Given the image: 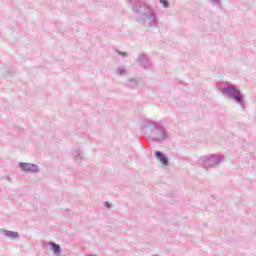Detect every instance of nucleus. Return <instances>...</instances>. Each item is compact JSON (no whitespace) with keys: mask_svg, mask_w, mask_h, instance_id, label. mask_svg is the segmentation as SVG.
Returning <instances> with one entry per match:
<instances>
[{"mask_svg":"<svg viewBox=\"0 0 256 256\" xmlns=\"http://www.w3.org/2000/svg\"><path fill=\"white\" fill-rule=\"evenodd\" d=\"M154 155L156 157V159L158 161H160V163H162V165H164V167H167V165H169V158L167 157V155L159 150H156L154 152Z\"/></svg>","mask_w":256,"mask_h":256,"instance_id":"nucleus-7","label":"nucleus"},{"mask_svg":"<svg viewBox=\"0 0 256 256\" xmlns=\"http://www.w3.org/2000/svg\"><path fill=\"white\" fill-rule=\"evenodd\" d=\"M117 74L120 77H123V76L127 75V69H125V67H123V66H120L117 68Z\"/></svg>","mask_w":256,"mask_h":256,"instance_id":"nucleus-13","label":"nucleus"},{"mask_svg":"<svg viewBox=\"0 0 256 256\" xmlns=\"http://www.w3.org/2000/svg\"><path fill=\"white\" fill-rule=\"evenodd\" d=\"M104 207H107V209H111V204L109 202H105Z\"/></svg>","mask_w":256,"mask_h":256,"instance_id":"nucleus-16","label":"nucleus"},{"mask_svg":"<svg viewBox=\"0 0 256 256\" xmlns=\"http://www.w3.org/2000/svg\"><path fill=\"white\" fill-rule=\"evenodd\" d=\"M223 161H225V156H221L217 154H209L206 156H201L199 158V163H201L204 169L219 167V164L223 163Z\"/></svg>","mask_w":256,"mask_h":256,"instance_id":"nucleus-4","label":"nucleus"},{"mask_svg":"<svg viewBox=\"0 0 256 256\" xmlns=\"http://www.w3.org/2000/svg\"><path fill=\"white\" fill-rule=\"evenodd\" d=\"M116 53H117L118 55H120V57H123V58H125V57L128 56L127 52H122V51H120V50H116Z\"/></svg>","mask_w":256,"mask_h":256,"instance_id":"nucleus-15","label":"nucleus"},{"mask_svg":"<svg viewBox=\"0 0 256 256\" xmlns=\"http://www.w3.org/2000/svg\"><path fill=\"white\" fill-rule=\"evenodd\" d=\"M137 85H139V81L137 79L135 78L128 79L127 87H129V89H135Z\"/></svg>","mask_w":256,"mask_h":256,"instance_id":"nucleus-10","label":"nucleus"},{"mask_svg":"<svg viewBox=\"0 0 256 256\" xmlns=\"http://www.w3.org/2000/svg\"><path fill=\"white\" fill-rule=\"evenodd\" d=\"M2 235L8 239H19V232H13L11 230H2Z\"/></svg>","mask_w":256,"mask_h":256,"instance_id":"nucleus-8","label":"nucleus"},{"mask_svg":"<svg viewBox=\"0 0 256 256\" xmlns=\"http://www.w3.org/2000/svg\"><path fill=\"white\" fill-rule=\"evenodd\" d=\"M49 246L53 251L54 255H61V246L53 241L49 242Z\"/></svg>","mask_w":256,"mask_h":256,"instance_id":"nucleus-9","label":"nucleus"},{"mask_svg":"<svg viewBox=\"0 0 256 256\" xmlns=\"http://www.w3.org/2000/svg\"><path fill=\"white\" fill-rule=\"evenodd\" d=\"M96 3H100L101 5L105 4V0H95Z\"/></svg>","mask_w":256,"mask_h":256,"instance_id":"nucleus-17","label":"nucleus"},{"mask_svg":"<svg viewBox=\"0 0 256 256\" xmlns=\"http://www.w3.org/2000/svg\"><path fill=\"white\" fill-rule=\"evenodd\" d=\"M137 63L146 71H151V69H153V64H151V60H149V57H147L146 54H139Z\"/></svg>","mask_w":256,"mask_h":256,"instance_id":"nucleus-5","label":"nucleus"},{"mask_svg":"<svg viewBox=\"0 0 256 256\" xmlns=\"http://www.w3.org/2000/svg\"><path fill=\"white\" fill-rule=\"evenodd\" d=\"M132 7L134 19L146 27H157L159 19L151 6L144 4L141 0H127Z\"/></svg>","mask_w":256,"mask_h":256,"instance_id":"nucleus-2","label":"nucleus"},{"mask_svg":"<svg viewBox=\"0 0 256 256\" xmlns=\"http://www.w3.org/2000/svg\"><path fill=\"white\" fill-rule=\"evenodd\" d=\"M140 133H142L148 141L158 143L159 145L169 141V130L165 127L163 120H143L140 126Z\"/></svg>","mask_w":256,"mask_h":256,"instance_id":"nucleus-1","label":"nucleus"},{"mask_svg":"<svg viewBox=\"0 0 256 256\" xmlns=\"http://www.w3.org/2000/svg\"><path fill=\"white\" fill-rule=\"evenodd\" d=\"M221 93L225 97H230L236 105H239L241 107L242 111H245V108L247 107L245 105V95L242 94L241 90L237 88V86L228 83V85L224 86L221 89Z\"/></svg>","mask_w":256,"mask_h":256,"instance_id":"nucleus-3","label":"nucleus"},{"mask_svg":"<svg viewBox=\"0 0 256 256\" xmlns=\"http://www.w3.org/2000/svg\"><path fill=\"white\" fill-rule=\"evenodd\" d=\"M208 3H211L214 7H218V9H223V3L221 0H207Z\"/></svg>","mask_w":256,"mask_h":256,"instance_id":"nucleus-11","label":"nucleus"},{"mask_svg":"<svg viewBox=\"0 0 256 256\" xmlns=\"http://www.w3.org/2000/svg\"><path fill=\"white\" fill-rule=\"evenodd\" d=\"M18 166L24 173H39V166L37 164L20 162Z\"/></svg>","mask_w":256,"mask_h":256,"instance_id":"nucleus-6","label":"nucleus"},{"mask_svg":"<svg viewBox=\"0 0 256 256\" xmlns=\"http://www.w3.org/2000/svg\"><path fill=\"white\" fill-rule=\"evenodd\" d=\"M73 155H74L75 161H81L83 159V157H84L83 151H81V150H76L73 153Z\"/></svg>","mask_w":256,"mask_h":256,"instance_id":"nucleus-12","label":"nucleus"},{"mask_svg":"<svg viewBox=\"0 0 256 256\" xmlns=\"http://www.w3.org/2000/svg\"><path fill=\"white\" fill-rule=\"evenodd\" d=\"M159 3L164 7V9H167L169 7L168 0H159Z\"/></svg>","mask_w":256,"mask_h":256,"instance_id":"nucleus-14","label":"nucleus"}]
</instances>
